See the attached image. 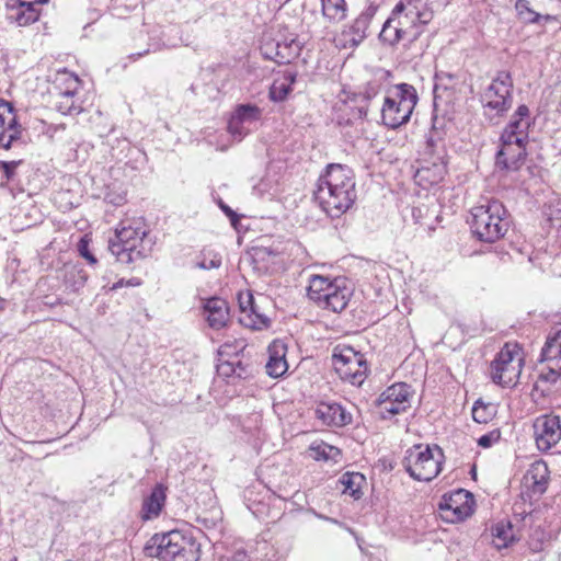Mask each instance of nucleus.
<instances>
[{
	"label": "nucleus",
	"instance_id": "7ed1b4c3",
	"mask_svg": "<svg viewBox=\"0 0 561 561\" xmlns=\"http://www.w3.org/2000/svg\"><path fill=\"white\" fill-rule=\"evenodd\" d=\"M469 225L478 240L493 243L505 236L510 219L504 205L497 199H492L471 209Z\"/></svg>",
	"mask_w": 561,
	"mask_h": 561
},
{
	"label": "nucleus",
	"instance_id": "a18cd8bd",
	"mask_svg": "<svg viewBox=\"0 0 561 561\" xmlns=\"http://www.w3.org/2000/svg\"><path fill=\"white\" fill-rule=\"evenodd\" d=\"M68 274L73 277V286L81 287L88 279V274L82 267L73 266Z\"/></svg>",
	"mask_w": 561,
	"mask_h": 561
},
{
	"label": "nucleus",
	"instance_id": "423d86ee",
	"mask_svg": "<svg viewBox=\"0 0 561 561\" xmlns=\"http://www.w3.org/2000/svg\"><path fill=\"white\" fill-rule=\"evenodd\" d=\"M443 449L434 445H414L405 451L402 466L411 478L417 481H432L442 470Z\"/></svg>",
	"mask_w": 561,
	"mask_h": 561
},
{
	"label": "nucleus",
	"instance_id": "bf43d9fd",
	"mask_svg": "<svg viewBox=\"0 0 561 561\" xmlns=\"http://www.w3.org/2000/svg\"><path fill=\"white\" fill-rule=\"evenodd\" d=\"M173 31H175V34H179V33H180V31H179V30H176V28H174Z\"/></svg>",
	"mask_w": 561,
	"mask_h": 561
},
{
	"label": "nucleus",
	"instance_id": "2eb2a0df",
	"mask_svg": "<svg viewBox=\"0 0 561 561\" xmlns=\"http://www.w3.org/2000/svg\"><path fill=\"white\" fill-rule=\"evenodd\" d=\"M534 438L540 451H549L561 440V420L556 414H543L535 419Z\"/></svg>",
	"mask_w": 561,
	"mask_h": 561
},
{
	"label": "nucleus",
	"instance_id": "603ef678",
	"mask_svg": "<svg viewBox=\"0 0 561 561\" xmlns=\"http://www.w3.org/2000/svg\"><path fill=\"white\" fill-rule=\"evenodd\" d=\"M180 44H183L185 46H190L191 43L187 39H184L182 36H180L178 41H170V39H168L167 42H164V45L167 47H176Z\"/></svg>",
	"mask_w": 561,
	"mask_h": 561
},
{
	"label": "nucleus",
	"instance_id": "6ab92c4d",
	"mask_svg": "<svg viewBox=\"0 0 561 561\" xmlns=\"http://www.w3.org/2000/svg\"><path fill=\"white\" fill-rule=\"evenodd\" d=\"M408 397V392L402 391V388L399 391L397 388H386L377 400L379 413L387 419L405 411L409 407Z\"/></svg>",
	"mask_w": 561,
	"mask_h": 561
},
{
	"label": "nucleus",
	"instance_id": "de8ad7c7",
	"mask_svg": "<svg viewBox=\"0 0 561 561\" xmlns=\"http://www.w3.org/2000/svg\"><path fill=\"white\" fill-rule=\"evenodd\" d=\"M78 250L80 252V254L91 264V265H94L96 264L98 260L96 257L91 253V251L89 250V244L88 242L84 240V239H81L79 244H78Z\"/></svg>",
	"mask_w": 561,
	"mask_h": 561
},
{
	"label": "nucleus",
	"instance_id": "f8f14e48",
	"mask_svg": "<svg viewBox=\"0 0 561 561\" xmlns=\"http://www.w3.org/2000/svg\"><path fill=\"white\" fill-rule=\"evenodd\" d=\"M540 363L538 380L551 383L561 381V327L553 328L548 334L541 348Z\"/></svg>",
	"mask_w": 561,
	"mask_h": 561
},
{
	"label": "nucleus",
	"instance_id": "5701e85b",
	"mask_svg": "<svg viewBox=\"0 0 561 561\" xmlns=\"http://www.w3.org/2000/svg\"><path fill=\"white\" fill-rule=\"evenodd\" d=\"M314 415L329 426H344L352 420V416L335 402H320L314 410Z\"/></svg>",
	"mask_w": 561,
	"mask_h": 561
},
{
	"label": "nucleus",
	"instance_id": "ddd939ff",
	"mask_svg": "<svg viewBox=\"0 0 561 561\" xmlns=\"http://www.w3.org/2000/svg\"><path fill=\"white\" fill-rule=\"evenodd\" d=\"M447 0H399L394 5L396 13H401L410 23L411 30L427 25L436 11L447 5Z\"/></svg>",
	"mask_w": 561,
	"mask_h": 561
},
{
	"label": "nucleus",
	"instance_id": "1a4fd4ad",
	"mask_svg": "<svg viewBox=\"0 0 561 561\" xmlns=\"http://www.w3.org/2000/svg\"><path fill=\"white\" fill-rule=\"evenodd\" d=\"M332 365L342 381L362 386L368 371L365 355L350 345L339 344L332 354Z\"/></svg>",
	"mask_w": 561,
	"mask_h": 561
},
{
	"label": "nucleus",
	"instance_id": "c9c22d12",
	"mask_svg": "<svg viewBox=\"0 0 561 561\" xmlns=\"http://www.w3.org/2000/svg\"><path fill=\"white\" fill-rule=\"evenodd\" d=\"M69 80L70 85L64 92H60L62 100L57 104L58 111L62 114H73L80 112L79 107L75 105L72 100L79 79L78 77L69 76Z\"/></svg>",
	"mask_w": 561,
	"mask_h": 561
},
{
	"label": "nucleus",
	"instance_id": "7c9ffc66",
	"mask_svg": "<svg viewBox=\"0 0 561 561\" xmlns=\"http://www.w3.org/2000/svg\"><path fill=\"white\" fill-rule=\"evenodd\" d=\"M491 534L493 537V545L499 550L507 548L510 545L518 540V537L513 529V525L508 520H501L496 523L492 527Z\"/></svg>",
	"mask_w": 561,
	"mask_h": 561
},
{
	"label": "nucleus",
	"instance_id": "0eeeda50",
	"mask_svg": "<svg viewBox=\"0 0 561 561\" xmlns=\"http://www.w3.org/2000/svg\"><path fill=\"white\" fill-rule=\"evenodd\" d=\"M301 48L297 35L288 32L285 26L266 31L261 37L260 51L262 56L278 65L291 62L300 55Z\"/></svg>",
	"mask_w": 561,
	"mask_h": 561
},
{
	"label": "nucleus",
	"instance_id": "c03bdc74",
	"mask_svg": "<svg viewBox=\"0 0 561 561\" xmlns=\"http://www.w3.org/2000/svg\"><path fill=\"white\" fill-rule=\"evenodd\" d=\"M21 163H22L21 160L0 161V171L3 172V175H4L7 182L13 180V178L15 175V170Z\"/></svg>",
	"mask_w": 561,
	"mask_h": 561
},
{
	"label": "nucleus",
	"instance_id": "f03ea898",
	"mask_svg": "<svg viewBox=\"0 0 561 561\" xmlns=\"http://www.w3.org/2000/svg\"><path fill=\"white\" fill-rule=\"evenodd\" d=\"M145 552L162 561H198L201 543L192 531L174 529L154 534L146 543Z\"/></svg>",
	"mask_w": 561,
	"mask_h": 561
},
{
	"label": "nucleus",
	"instance_id": "13d9d810",
	"mask_svg": "<svg viewBox=\"0 0 561 561\" xmlns=\"http://www.w3.org/2000/svg\"><path fill=\"white\" fill-rule=\"evenodd\" d=\"M211 390H214V392H217L218 390H220L221 388H217V387H214V388H210Z\"/></svg>",
	"mask_w": 561,
	"mask_h": 561
},
{
	"label": "nucleus",
	"instance_id": "cd10ccee",
	"mask_svg": "<svg viewBox=\"0 0 561 561\" xmlns=\"http://www.w3.org/2000/svg\"><path fill=\"white\" fill-rule=\"evenodd\" d=\"M548 473L547 465L543 461H536L525 473L524 480L531 485L534 493L542 494L546 491Z\"/></svg>",
	"mask_w": 561,
	"mask_h": 561
},
{
	"label": "nucleus",
	"instance_id": "b1692460",
	"mask_svg": "<svg viewBox=\"0 0 561 561\" xmlns=\"http://www.w3.org/2000/svg\"><path fill=\"white\" fill-rule=\"evenodd\" d=\"M167 500V488L162 483H157L150 494L147 495L141 505L140 518L151 520L159 517Z\"/></svg>",
	"mask_w": 561,
	"mask_h": 561
},
{
	"label": "nucleus",
	"instance_id": "aec40b11",
	"mask_svg": "<svg viewBox=\"0 0 561 561\" xmlns=\"http://www.w3.org/2000/svg\"><path fill=\"white\" fill-rule=\"evenodd\" d=\"M534 124V118L530 115V110L527 105H519L511 116V119L504 128L502 135H510L515 138L514 141H527L529 128Z\"/></svg>",
	"mask_w": 561,
	"mask_h": 561
},
{
	"label": "nucleus",
	"instance_id": "864d4df0",
	"mask_svg": "<svg viewBox=\"0 0 561 561\" xmlns=\"http://www.w3.org/2000/svg\"><path fill=\"white\" fill-rule=\"evenodd\" d=\"M141 285V280L138 277H131L126 280V286L137 287Z\"/></svg>",
	"mask_w": 561,
	"mask_h": 561
},
{
	"label": "nucleus",
	"instance_id": "58836bf2",
	"mask_svg": "<svg viewBox=\"0 0 561 561\" xmlns=\"http://www.w3.org/2000/svg\"><path fill=\"white\" fill-rule=\"evenodd\" d=\"M494 409L490 404H485L481 399H478L472 407V419L480 424H486L492 420Z\"/></svg>",
	"mask_w": 561,
	"mask_h": 561
},
{
	"label": "nucleus",
	"instance_id": "4d7b16f0",
	"mask_svg": "<svg viewBox=\"0 0 561 561\" xmlns=\"http://www.w3.org/2000/svg\"><path fill=\"white\" fill-rule=\"evenodd\" d=\"M149 51V49L142 51V53H137L136 56L139 58L141 56H144L145 54H147Z\"/></svg>",
	"mask_w": 561,
	"mask_h": 561
},
{
	"label": "nucleus",
	"instance_id": "a19ab883",
	"mask_svg": "<svg viewBox=\"0 0 561 561\" xmlns=\"http://www.w3.org/2000/svg\"><path fill=\"white\" fill-rule=\"evenodd\" d=\"M456 76L446 71H437L435 73L434 93L436 94L440 89H453L456 83Z\"/></svg>",
	"mask_w": 561,
	"mask_h": 561
},
{
	"label": "nucleus",
	"instance_id": "49530a36",
	"mask_svg": "<svg viewBox=\"0 0 561 561\" xmlns=\"http://www.w3.org/2000/svg\"><path fill=\"white\" fill-rule=\"evenodd\" d=\"M218 206L229 218L231 226L237 228L238 224L240 222V216L234 210H232L227 204H225L221 199L218 202Z\"/></svg>",
	"mask_w": 561,
	"mask_h": 561
},
{
	"label": "nucleus",
	"instance_id": "4468645a",
	"mask_svg": "<svg viewBox=\"0 0 561 561\" xmlns=\"http://www.w3.org/2000/svg\"><path fill=\"white\" fill-rule=\"evenodd\" d=\"M262 116V110L255 104H239L228 121L229 134L241 141L256 126Z\"/></svg>",
	"mask_w": 561,
	"mask_h": 561
},
{
	"label": "nucleus",
	"instance_id": "f704fd0d",
	"mask_svg": "<svg viewBox=\"0 0 561 561\" xmlns=\"http://www.w3.org/2000/svg\"><path fill=\"white\" fill-rule=\"evenodd\" d=\"M12 112H14L12 103L0 99V148L5 150L14 144L15 134L8 135L5 131V114H12Z\"/></svg>",
	"mask_w": 561,
	"mask_h": 561
},
{
	"label": "nucleus",
	"instance_id": "39448f33",
	"mask_svg": "<svg viewBox=\"0 0 561 561\" xmlns=\"http://www.w3.org/2000/svg\"><path fill=\"white\" fill-rule=\"evenodd\" d=\"M352 296L344 278L330 279L321 275H313L309 280L308 297L318 307L333 312L343 311Z\"/></svg>",
	"mask_w": 561,
	"mask_h": 561
},
{
	"label": "nucleus",
	"instance_id": "20e7f679",
	"mask_svg": "<svg viewBox=\"0 0 561 561\" xmlns=\"http://www.w3.org/2000/svg\"><path fill=\"white\" fill-rule=\"evenodd\" d=\"M417 101V92L412 84L399 83L393 85L388 91L381 107L383 124L392 129L407 124Z\"/></svg>",
	"mask_w": 561,
	"mask_h": 561
},
{
	"label": "nucleus",
	"instance_id": "393cba45",
	"mask_svg": "<svg viewBox=\"0 0 561 561\" xmlns=\"http://www.w3.org/2000/svg\"><path fill=\"white\" fill-rule=\"evenodd\" d=\"M268 360L265 365L266 374L273 378L283 376L287 369V346L283 341L275 340L268 346Z\"/></svg>",
	"mask_w": 561,
	"mask_h": 561
},
{
	"label": "nucleus",
	"instance_id": "3c124183",
	"mask_svg": "<svg viewBox=\"0 0 561 561\" xmlns=\"http://www.w3.org/2000/svg\"><path fill=\"white\" fill-rule=\"evenodd\" d=\"M549 219L553 225L561 226V208L551 210L549 214Z\"/></svg>",
	"mask_w": 561,
	"mask_h": 561
},
{
	"label": "nucleus",
	"instance_id": "c85d7f7f",
	"mask_svg": "<svg viewBox=\"0 0 561 561\" xmlns=\"http://www.w3.org/2000/svg\"><path fill=\"white\" fill-rule=\"evenodd\" d=\"M296 78V72L287 70L282 77L274 79L268 92L270 99L274 102L285 101L293 90Z\"/></svg>",
	"mask_w": 561,
	"mask_h": 561
},
{
	"label": "nucleus",
	"instance_id": "72a5a7b5",
	"mask_svg": "<svg viewBox=\"0 0 561 561\" xmlns=\"http://www.w3.org/2000/svg\"><path fill=\"white\" fill-rule=\"evenodd\" d=\"M515 9L518 18L525 23H541V21H550L552 16L549 14L542 15L536 12L528 0H516Z\"/></svg>",
	"mask_w": 561,
	"mask_h": 561
},
{
	"label": "nucleus",
	"instance_id": "473e14b6",
	"mask_svg": "<svg viewBox=\"0 0 561 561\" xmlns=\"http://www.w3.org/2000/svg\"><path fill=\"white\" fill-rule=\"evenodd\" d=\"M310 457L317 461H333L337 462L341 458L340 448L327 444L323 440H316L309 446Z\"/></svg>",
	"mask_w": 561,
	"mask_h": 561
},
{
	"label": "nucleus",
	"instance_id": "37998d69",
	"mask_svg": "<svg viewBox=\"0 0 561 561\" xmlns=\"http://www.w3.org/2000/svg\"><path fill=\"white\" fill-rule=\"evenodd\" d=\"M501 438V431L495 428L478 438V445L482 448H490Z\"/></svg>",
	"mask_w": 561,
	"mask_h": 561
},
{
	"label": "nucleus",
	"instance_id": "5fc2aeb1",
	"mask_svg": "<svg viewBox=\"0 0 561 561\" xmlns=\"http://www.w3.org/2000/svg\"><path fill=\"white\" fill-rule=\"evenodd\" d=\"M126 286V280L124 278H121L119 280H117L116 283H114L112 285V287L110 288V290H117L122 287Z\"/></svg>",
	"mask_w": 561,
	"mask_h": 561
},
{
	"label": "nucleus",
	"instance_id": "c756f323",
	"mask_svg": "<svg viewBox=\"0 0 561 561\" xmlns=\"http://www.w3.org/2000/svg\"><path fill=\"white\" fill-rule=\"evenodd\" d=\"M380 85L378 83L369 82L364 87L363 91L353 94L351 101L355 103L358 118L367 116L369 103L378 95Z\"/></svg>",
	"mask_w": 561,
	"mask_h": 561
},
{
	"label": "nucleus",
	"instance_id": "a211bd4d",
	"mask_svg": "<svg viewBox=\"0 0 561 561\" xmlns=\"http://www.w3.org/2000/svg\"><path fill=\"white\" fill-rule=\"evenodd\" d=\"M515 138L507 135H501V149L496 153V167L517 171L526 158L527 141H514Z\"/></svg>",
	"mask_w": 561,
	"mask_h": 561
},
{
	"label": "nucleus",
	"instance_id": "a878e982",
	"mask_svg": "<svg viewBox=\"0 0 561 561\" xmlns=\"http://www.w3.org/2000/svg\"><path fill=\"white\" fill-rule=\"evenodd\" d=\"M239 307L242 313L240 322L252 328H260L261 324L266 325L268 319L256 310V305L252 294L247 293L239 296Z\"/></svg>",
	"mask_w": 561,
	"mask_h": 561
},
{
	"label": "nucleus",
	"instance_id": "e433bc0d",
	"mask_svg": "<svg viewBox=\"0 0 561 561\" xmlns=\"http://www.w3.org/2000/svg\"><path fill=\"white\" fill-rule=\"evenodd\" d=\"M322 14L330 22H340L346 16L345 0H321Z\"/></svg>",
	"mask_w": 561,
	"mask_h": 561
},
{
	"label": "nucleus",
	"instance_id": "9d476101",
	"mask_svg": "<svg viewBox=\"0 0 561 561\" xmlns=\"http://www.w3.org/2000/svg\"><path fill=\"white\" fill-rule=\"evenodd\" d=\"M513 78L510 71H496L490 84L481 94L483 107L499 117L504 116L513 105Z\"/></svg>",
	"mask_w": 561,
	"mask_h": 561
},
{
	"label": "nucleus",
	"instance_id": "f3484780",
	"mask_svg": "<svg viewBox=\"0 0 561 561\" xmlns=\"http://www.w3.org/2000/svg\"><path fill=\"white\" fill-rule=\"evenodd\" d=\"M472 501L470 492L459 489L450 494H445L438 505L443 517L450 523H457L466 519L472 514V507L469 505Z\"/></svg>",
	"mask_w": 561,
	"mask_h": 561
},
{
	"label": "nucleus",
	"instance_id": "6e6d98bb",
	"mask_svg": "<svg viewBox=\"0 0 561 561\" xmlns=\"http://www.w3.org/2000/svg\"><path fill=\"white\" fill-rule=\"evenodd\" d=\"M391 386H398V387H401V386H408V385H407V382L398 381V382L392 383Z\"/></svg>",
	"mask_w": 561,
	"mask_h": 561
},
{
	"label": "nucleus",
	"instance_id": "8fccbe9b",
	"mask_svg": "<svg viewBox=\"0 0 561 561\" xmlns=\"http://www.w3.org/2000/svg\"><path fill=\"white\" fill-rule=\"evenodd\" d=\"M423 208L422 207H412L411 209V216L415 224H421V220L423 218Z\"/></svg>",
	"mask_w": 561,
	"mask_h": 561
},
{
	"label": "nucleus",
	"instance_id": "dca6fc26",
	"mask_svg": "<svg viewBox=\"0 0 561 561\" xmlns=\"http://www.w3.org/2000/svg\"><path fill=\"white\" fill-rule=\"evenodd\" d=\"M422 30H411L410 23L403 19L401 13H396V7L390 16L386 20L379 33V38L390 46L397 45L400 41L409 36L410 43L416 41L422 34Z\"/></svg>",
	"mask_w": 561,
	"mask_h": 561
},
{
	"label": "nucleus",
	"instance_id": "79ce46f5",
	"mask_svg": "<svg viewBox=\"0 0 561 561\" xmlns=\"http://www.w3.org/2000/svg\"><path fill=\"white\" fill-rule=\"evenodd\" d=\"M10 115H11V117L9 119L5 118V131L8 135L15 134V137H14V142H15L21 138L23 128H22L21 124L18 122L16 116L13 113Z\"/></svg>",
	"mask_w": 561,
	"mask_h": 561
},
{
	"label": "nucleus",
	"instance_id": "f257e3e1",
	"mask_svg": "<svg viewBox=\"0 0 561 561\" xmlns=\"http://www.w3.org/2000/svg\"><path fill=\"white\" fill-rule=\"evenodd\" d=\"M355 178L351 168L331 163L319 178L314 199L331 217L339 218L356 201Z\"/></svg>",
	"mask_w": 561,
	"mask_h": 561
},
{
	"label": "nucleus",
	"instance_id": "ea45409f",
	"mask_svg": "<svg viewBox=\"0 0 561 561\" xmlns=\"http://www.w3.org/2000/svg\"><path fill=\"white\" fill-rule=\"evenodd\" d=\"M221 265V256L211 251H203L199 260L196 262V267L201 270L218 268Z\"/></svg>",
	"mask_w": 561,
	"mask_h": 561
},
{
	"label": "nucleus",
	"instance_id": "bb28decb",
	"mask_svg": "<svg viewBox=\"0 0 561 561\" xmlns=\"http://www.w3.org/2000/svg\"><path fill=\"white\" fill-rule=\"evenodd\" d=\"M375 14V9L369 7L363 11L352 23L347 35L350 36L348 42L352 47L358 46L366 37L367 30Z\"/></svg>",
	"mask_w": 561,
	"mask_h": 561
},
{
	"label": "nucleus",
	"instance_id": "09e8293b",
	"mask_svg": "<svg viewBox=\"0 0 561 561\" xmlns=\"http://www.w3.org/2000/svg\"><path fill=\"white\" fill-rule=\"evenodd\" d=\"M105 201H107L108 203H111L115 206H119L125 203V195L112 196L111 194H106Z\"/></svg>",
	"mask_w": 561,
	"mask_h": 561
},
{
	"label": "nucleus",
	"instance_id": "9b49d317",
	"mask_svg": "<svg viewBox=\"0 0 561 561\" xmlns=\"http://www.w3.org/2000/svg\"><path fill=\"white\" fill-rule=\"evenodd\" d=\"M523 356L517 344L506 343L490 365V377L499 386H517Z\"/></svg>",
	"mask_w": 561,
	"mask_h": 561
},
{
	"label": "nucleus",
	"instance_id": "4c0bfd02",
	"mask_svg": "<svg viewBox=\"0 0 561 561\" xmlns=\"http://www.w3.org/2000/svg\"><path fill=\"white\" fill-rule=\"evenodd\" d=\"M365 481V477L358 472H346L341 478V483L344 485V492L358 499L362 494L360 484Z\"/></svg>",
	"mask_w": 561,
	"mask_h": 561
},
{
	"label": "nucleus",
	"instance_id": "4be33fe9",
	"mask_svg": "<svg viewBox=\"0 0 561 561\" xmlns=\"http://www.w3.org/2000/svg\"><path fill=\"white\" fill-rule=\"evenodd\" d=\"M47 0H39L38 2H25L13 0V3L7 7V18L11 22H15L19 26H26L38 20L39 12L37 4L44 3Z\"/></svg>",
	"mask_w": 561,
	"mask_h": 561
},
{
	"label": "nucleus",
	"instance_id": "412c9836",
	"mask_svg": "<svg viewBox=\"0 0 561 561\" xmlns=\"http://www.w3.org/2000/svg\"><path fill=\"white\" fill-rule=\"evenodd\" d=\"M203 316L213 330L225 328L229 321L228 302L219 297L205 299L203 302Z\"/></svg>",
	"mask_w": 561,
	"mask_h": 561
},
{
	"label": "nucleus",
	"instance_id": "6e6552de",
	"mask_svg": "<svg viewBox=\"0 0 561 561\" xmlns=\"http://www.w3.org/2000/svg\"><path fill=\"white\" fill-rule=\"evenodd\" d=\"M147 230L142 225L123 226L108 240V250L122 264H130L147 255L144 245Z\"/></svg>",
	"mask_w": 561,
	"mask_h": 561
},
{
	"label": "nucleus",
	"instance_id": "2f4dec72",
	"mask_svg": "<svg viewBox=\"0 0 561 561\" xmlns=\"http://www.w3.org/2000/svg\"><path fill=\"white\" fill-rule=\"evenodd\" d=\"M217 378H221L228 385H236L239 380L245 379V367L241 366L240 362L237 364L232 362H222L216 367Z\"/></svg>",
	"mask_w": 561,
	"mask_h": 561
}]
</instances>
